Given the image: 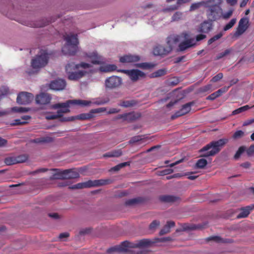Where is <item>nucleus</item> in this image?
<instances>
[{
    "label": "nucleus",
    "mask_w": 254,
    "mask_h": 254,
    "mask_svg": "<svg viewBox=\"0 0 254 254\" xmlns=\"http://www.w3.org/2000/svg\"><path fill=\"white\" fill-rule=\"evenodd\" d=\"M33 98L34 96L31 93L22 92L17 97V102L19 104L26 105L31 103Z\"/></svg>",
    "instance_id": "1a4fd4ad"
},
{
    "label": "nucleus",
    "mask_w": 254,
    "mask_h": 254,
    "mask_svg": "<svg viewBox=\"0 0 254 254\" xmlns=\"http://www.w3.org/2000/svg\"><path fill=\"white\" fill-rule=\"evenodd\" d=\"M88 101L91 102L90 105L88 106H89L91 104H95V105H103V104L107 103L108 102L109 100L99 98V99H96L94 101Z\"/></svg>",
    "instance_id": "72a5a7b5"
},
{
    "label": "nucleus",
    "mask_w": 254,
    "mask_h": 254,
    "mask_svg": "<svg viewBox=\"0 0 254 254\" xmlns=\"http://www.w3.org/2000/svg\"><path fill=\"white\" fill-rule=\"evenodd\" d=\"M136 104V102L133 100H123L120 102L119 103V106L125 108H128L135 105Z\"/></svg>",
    "instance_id": "c85d7f7f"
},
{
    "label": "nucleus",
    "mask_w": 254,
    "mask_h": 254,
    "mask_svg": "<svg viewBox=\"0 0 254 254\" xmlns=\"http://www.w3.org/2000/svg\"><path fill=\"white\" fill-rule=\"evenodd\" d=\"M222 0H213L208 4L205 7L208 8L206 10V15L211 21H215L218 19L222 13V8L220 5Z\"/></svg>",
    "instance_id": "39448f33"
},
{
    "label": "nucleus",
    "mask_w": 254,
    "mask_h": 254,
    "mask_svg": "<svg viewBox=\"0 0 254 254\" xmlns=\"http://www.w3.org/2000/svg\"><path fill=\"white\" fill-rule=\"evenodd\" d=\"M217 97V95L216 94V93L215 92L212 93L211 94H210V95H209L207 98H206V99L207 100H214L215 99H216Z\"/></svg>",
    "instance_id": "69168bd1"
},
{
    "label": "nucleus",
    "mask_w": 254,
    "mask_h": 254,
    "mask_svg": "<svg viewBox=\"0 0 254 254\" xmlns=\"http://www.w3.org/2000/svg\"><path fill=\"white\" fill-rule=\"evenodd\" d=\"M86 113L81 114L75 117H71L68 119L65 120V121H72L74 119H79V120H87V116Z\"/></svg>",
    "instance_id": "79ce46f5"
},
{
    "label": "nucleus",
    "mask_w": 254,
    "mask_h": 254,
    "mask_svg": "<svg viewBox=\"0 0 254 254\" xmlns=\"http://www.w3.org/2000/svg\"><path fill=\"white\" fill-rule=\"evenodd\" d=\"M213 89H212V85L211 84L206 85L204 86L200 87L198 89V93H203L206 92H210Z\"/></svg>",
    "instance_id": "2f4dec72"
},
{
    "label": "nucleus",
    "mask_w": 254,
    "mask_h": 254,
    "mask_svg": "<svg viewBox=\"0 0 254 254\" xmlns=\"http://www.w3.org/2000/svg\"><path fill=\"white\" fill-rule=\"evenodd\" d=\"M160 199L166 202H175L179 200V197L173 195H163L160 197Z\"/></svg>",
    "instance_id": "c756f323"
},
{
    "label": "nucleus",
    "mask_w": 254,
    "mask_h": 254,
    "mask_svg": "<svg viewBox=\"0 0 254 254\" xmlns=\"http://www.w3.org/2000/svg\"><path fill=\"white\" fill-rule=\"evenodd\" d=\"M245 135V132L242 130H237L236 131L233 135V138L234 139H239L242 138Z\"/></svg>",
    "instance_id": "a18cd8bd"
},
{
    "label": "nucleus",
    "mask_w": 254,
    "mask_h": 254,
    "mask_svg": "<svg viewBox=\"0 0 254 254\" xmlns=\"http://www.w3.org/2000/svg\"><path fill=\"white\" fill-rule=\"evenodd\" d=\"M48 60V53L45 51H41L40 54L32 60L31 66L34 69L38 70L47 64Z\"/></svg>",
    "instance_id": "423d86ee"
},
{
    "label": "nucleus",
    "mask_w": 254,
    "mask_h": 254,
    "mask_svg": "<svg viewBox=\"0 0 254 254\" xmlns=\"http://www.w3.org/2000/svg\"><path fill=\"white\" fill-rule=\"evenodd\" d=\"M55 173L51 177V180H65V170H60L59 169H54Z\"/></svg>",
    "instance_id": "5701e85b"
},
{
    "label": "nucleus",
    "mask_w": 254,
    "mask_h": 254,
    "mask_svg": "<svg viewBox=\"0 0 254 254\" xmlns=\"http://www.w3.org/2000/svg\"><path fill=\"white\" fill-rule=\"evenodd\" d=\"M131 247L130 243L127 241H125L118 246L111 248L107 250L108 253H112L113 252H126L128 251V248Z\"/></svg>",
    "instance_id": "f8f14e48"
},
{
    "label": "nucleus",
    "mask_w": 254,
    "mask_h": 254,
    "mask_svg": "<svg viewBox=\"0 0 254 254\" xmlns=\"http://www.w3.org/2000/svg\"><path fill=\"white\" fill-rule=\"evenodd\" d=\"M228 141L226 138H222L210 142L199 150V152L202 153L201 156L207 157L215 155L220 151Z\"/></svg>",
    "instance_id": "f03ea898"
},
{
    "label": "nucleus",
    "mask_w": 254,
    "mask_h": 254,
    "mask_svg": "<svg viewBox=\"0 0 254 254\" xmlns=\"http://www.w3.org/2000/svg\"><path fill=\"white\" fill-rule=\"evenodd\" d=\"M230 53V50H229V49L226 50L223 52L220 53L219 54H218V55L216 56L215 59L216 60H219V59L222 58L223 57L228 55Z\"/></svg>",
    "instance_id": "8fccbe9b"
},
{
    "label": "nucleus",
    "mask_w": 254,
    "mask_h": 254,
    "mask_svg": "<svg viewBox=\"0 0 254 254\" xmlns=\"http://www.w3.org/2000/svg\"><path fill=\"white\" fill-rule=\"evenodd\" d=\"M183 15V13L180 11H177L174 14L172 17V21H176L181 19Z\"/></svg>",
    "instance_id": "a19ab883"
},
{
    "label": "nucleus",
    "mask_w": 254,
    "mask_h": 254,
    "mask_svg": "<svg viewBox=\"0 0 254 254\" xmlns=\"http://www.w3.org/2000/svg\"><path fill=\"white\" fill-rule=\"evenodd\" d=\"M140 58L136 55H125L120 58V62L122 63H130L138 61Z\"/></svg>",
    "instance_id": "aec40b11"
},
{
    "label": "nucleus",
    "mask_w": 254,
    "mask_h": 254,
    "mask_svg": "<svg viewBox=\"0 0 254 254\" xmlns=\"http://www.w3.org/2000/svg\"><path fill=\"white\" fill-rule=\"evenodd\" d=\"M207 241L213 240L216 242H222V239L218 236H212L207 238Z\"/></svg>",
    "instance_id": "6e6d98bb"
},
{
    "label": "nucleus",
    "mask_w": 254,
    "mask_h": 254,
    "mask_svg": "<svg viewBox=\"0 0 254 254\" xmlns=\"http://www.w3.org/2000/svg\"><path fill=\"white\" fill-rule=\"evenodd\" d=\"M249 108H250V107L248 105H246L243 107H240V108L233 111L232 112V115H235L238 114L239 113H241L242 112L247 111Z\"/></svg>",
    "instance_id": "58836bf2"
},
{
    "label": "nucleus",
    "mask_w": 254,
    "mask_h": 254,
    "mask_svg": "<svg viewBox=\"0 0 254 254\" xmlns=\"http://www.w3.org/2000/svg\"><path fill=\"white\" fill-rule=\"evenodd\" d=\"M249 19L247 17H243L239 22L238 26L235 35L240 36L244 33L248 28Z\"/></svg>",
    "instance_id": "ddd939ff"
},
{
    "label": "nucleus",
    "mask_w": 254,
    "mask_h": 254,
    "mask_svg": "<svg viewBox=\"0 0 254 254\" xmlns=\"http://www.w3.org/2000/svg\"><path fill=\"white\" fill-rule=\"evenodd\" d=\"M189 37V36L187 39H184L185 41L179 44V48L180 51H184L196 45L194 39L190 38L188 39Z\"/></svg>",
    "instance_id": "a211bd4d"
},
{
    "label": "nucleus",
    "mask_w": 254,
    "mask_h": 254,
    "mask_svg": "<svg viewBox=\"0 0 254 254\" xmlns=\"http://www.w3.org/2000/svg\"><path fill=\"white\" fill-rule=\"evenodd\" d=\"M141 199L139 198H135L129 199L126 202V204L128 205H132L140 202Z\"/></svg>",
    "instance_id": "37998d69"
},
{
    "label": "nucleus",
    "mask_w": 254,
    "mask_h": 254,
    "mask_svg": "<svg viewBox=\"0 0 254 254\" xmlns=\"http://www.w3.org/2000/svg\"><path fill=\"white\" fill-rule=\"evenodd\" d=\"M15 157L16 163H22L26 162L28 159V156L26 155H20Z\"/></svg>",
    "instance_id": "f704fd0d"
},
{
    "label": "nucleus",
    "mask_w": 254,
    "mask_h": 254,
    "mask_svg": "<svg viewBox=\"0 0 254 254\" xmlns=\"http://www.w3.org/2000/svg\"><path fill=\"white\" fill-rule=\"evenodd\" d=\"M85 57L89 59L91 63L94 64H102L105 63L104 59L96 52L86 53Z\"/></svg>",
    "instance_id": "9d476101"
},
{
    "label": "nucleus",
    "mask_w": 254,
    "mask_h": 254,
    "mask_svg": "<svg viewBox=\"0 0 254 254\" xmlns=\"http://www.w3.org/2000/svg\"><path fill=\"white\" fill-rule=\"evenodd\" d=\"M253 123H254V119H250V120H247L245 122H244L243 125L244 126H247L249 125H251V124H252Z\"/></svg>",
    "instance_id": "774afa93"
},
{
    "label": "nucleus",
    "mask_w": 254,
    "mask_h": 254,
    "mask_svg": "<svg viewBox=\"0 0 254 254\" xmlns=\"http://www.w3.org/2000/svg\"><path fill=\"white\" fill-rule=\"evenodd\" d=\"M12 111L17 113H25L28 111V109L25 107H13Z\"/></svg>",
    "instance_id": "49530a36"
},
{
    "label": "nucleus",
    "mask_w": 254,
    "mask_h": 254,
    "mask_svg": "<svg viewBox=\"0 0 254 254\" xmlns=\"http://www.w3.org/2000/svg\"><path fill=\"white\" fill-rule=\"evenodd\" d=\"M79 177V172L75 169L65 170V178L66 179H73Z\"/></svg>",
    "instance_id": "4be33fe9"
},
{
    "label": "nucleus",
    "mask_w": 254,
    "mask_h": 254,
    "mask_svg": "<svg viewBox=\"0 0 254 254\" xmlns=\"http://www.w3.org/2000/svg\"><path fill=\"white\" fill-rule=\"evenodd\" d=\"M167 73V70L166 68H162L157 70L153 73V76L155 77L162 76Z\"/></svg>",
    "instance_id": "c9c22d12"
},
{
    "label": "nucleus",
    "mask_w": 254,
    "mask_h": 254,
    "mask_svg": "<svg viewBox=\"0 0 254 254\" xmlns=\"http://www.w3.org/2000/svg\"><path fill=\"white\" fill-rule=\"evenodd\" d=\"M112 152L114 157H119L122 154V152L121 150H114Z\"/></svg>",
    "instance_id": "680f3d73"
},
{
    "label": "nucleus",
    "mask_w": 254,
    "mask_h": 254,
    "mask_svg": "<svg viewBox=\"0 0 254 254\" xmlns=\"http://www.w3.org/2000/svg\"><path fill=\"white\" fill-rule=\"evenodd\" d=\"M160 225V222L157 220H154L149 225V229L155 230Z\"/></svg>",
    "instance_id": "de8ad7c7"
},
{
    "label": "nucleus",
    "mask_w": 254,
    "mask_h": 254,
    "mask_svg": "<svg viewBox=\"0 0 254 254\" xmlns=\"http://www.w3.org/2000/svg\"><path fill=\"white\" fill-rule=\"evenodd\" d=\"M250 210L251 209L249 206L241 209L240 212L236 216L237 218L240 219L247 217L250 214Z\"/></svg>",
    "instance_id": "7c9ffc66"
},
{
    "label": "nucleus",
    "mask_w": 254,
    "mask_h": 254,
    "mask_svg": "<svg viewBox=\"0 0 254 254\" xmlns=\"http://www.w3.org/2000/svg\"><path fill=\"white\" fill-rule=\"evenodd\" d=\"M213 0H204L200 2H194L191 4L190 7V11H193L199 9L201 6L204 7L208 6V4Z\"/></svg>",
    "instance_id": "412c9836"
},
{
    "label": "nucleus",
    "mask_w": 254,
    "mask_h": 254,
    "mask_svg": "<svg viewBox=\"0 0 254 254\" xmlns=\"http://www.w3.org/2000/svg\"><path fill=\"white\" fill-rule=\"evenodd\" d=\"M91 102L84 100H69L65 103H58L52 106L53 109H59L57 113L59 117H61L64 113H68L69 108L71 105H76L82 107L89 106Z\"/></svg>",
    "instance_id": "7ed1b4c3"
},
{
    "label": "nucleus",
    "mask_w": 254,
    "mask_h": 254,
    "mask_svg": "<svg viewBox=\"0 0 254 254\" xmlns=\"http://www.w3.org/2000/svg\"><path fill=\"white\" fill-rule=\"evenodd\" d=\"M207 164V161L205 159L202 158L197 160L195 164V167L198 169H203Z\"/></svg>",
    "instance_id": "473e14b6"
},
{
    "label": "nucleus",
    "mask_w": 254,
    "mask_h": 254,
    "mask_svg": "<svg viewBox=\"0 0 254 254\" xmlns=\"http://www.w3.org/2000/svg\"><path fill=\"white\" fill-rule=\"evenodd\" d=\"M120 71L128 75L131 80L135 81L144 76V73L138 69L121 70Z\"/></svg>",
    "instance_id": "9b49d317"
},
{
    "label": "nucleus",
    "mask_w": 254,
    "mask_h": 254,
    "mask_svg": "<svg viewBox=\"0 0 254 254\" xmlns=\"http://www.w3.org/2000/svg\"><path fill=\"white\" fill-rule=\"evenodd\" d=\"M175 222L174 221H168L166 225L160 230L159 232L160 235L162 236L169 233L170 228L175 226Z\"/></svg>",
    "instance_id": "393cba45"
},
{
    "label": "nucleus",
    "mask_w": 254,
    "mask_h": 254,
    "mask_svg": "<svg viewBox=\"0 0 254 254\" xmlns=\"http://www.w3.org/2000/svg\"><path fill=\"white\" fill-rule=\"evenodd\" d=\"M92 67L91 64L83 62L76 64L71 63L66 65L65 70L69 80H76L91 72Z\"/></svg>",
    "instance_id": "f257e3e1"
},
{
    "label": "nucleus",
    "mask_w": 254,
    "mask_h": 254,
    "mask_svg": "<svg viewBox=\"0 0 254 254\" xmlns=\"http://www.w3.org/2000/svg\"><path fill=\"white\" fill-rule=\"evenodd\" d=\"M229 88V86H225L223 88H222L217 91L215 92L216 94L217 95V97H219L221 94L226 92Z\"/></svg>",
    "instance_id": "3c124183"
},
{
    "label": "nucleus",
    "mask_w": 254,
    "mask_h": 254,
    "mask_svg": "<svg viewBox=\"0 0 254 254\" xmlns=\"http://www.w3.org/2000/svg\"><path fill=\"white\" fill-rule=\"evenodd\" d=\"M248 155L251 156L254 154V145H251L247 151Z\"/></svg>",
    "instance_id": "e2e57ef3"
},
{
    "label": "nucleus",
    "mask_w": 254,
    "mask_h": 254,
    "mask_svg": "<svg viewBox=\"0 0 254 254\" xmlns=\"http://www.w3.org/2000/svg\"><path fill=\"white\" fill-rule=\"evenodd\" d=\"M106 110V108L104 107L99 108L95 109H92V112L94 114L100 113L101 112H105Z\"/></svg>",
    "instance_id": "052dcab7"
},
{
    "label": "nucleus",
    "mask_w": 254,
    "mask_h": 254,
    "mask_svg": "<svg viewBox=\"0 0 254 254\" xmlns=\"http://www.w3.org/2000/svg\"><path fill=\"white\" fill-rule=\"evenodd\" d=\"M117 69V66L115 64H104L100 66L99 70L102 72H109L113 71Z\"/></svg>",
    "instance_id": "b1692460"
},
{
    "label": "nucleus",
    "mask_w": 254,
    "mask_h": 254,
    "mask_svg": "<svg viewBox=\"0 0 254 254\" xmlns=\"http://www.w3.org/2000/svg\"><path fill=\"white\" fill-rule=\"evenodd\" d=\"M194 104L193 102L188 103L182 106L180 111L176 112L172 116V119H174L177 117L183 116L188 113L191 110V107Z\"/></svg>",
    "instance_id": "4468645a"
},
{
    "label": "nucleus",
    "mask_w": 254,
    "mask_h": 254,
    "mask_svg": "<svg viewBox=\"0 0 254 254\" xmlns=\"http://www.w3.org/2000/svg\"><path fill=\"white\" fill-rule=\"evenodd\" d=\"M48 23V21H45L44 22L42 21H38L36 22V23H34L33 25V26L35 27H42L43 26H45V25H47Z\"/></svg>",
    "instance_id": "5fc2aeb1"
},
{
    "label": "nucleus",
    "mask_w": 254,
    "mask_h": 254,
    "mask_svg": "<svg viewBox=\"0 0 254 254\" xmlns=\"http://www.w3.org/2000/svg\"><path fill=\"white\" fill-rule=\"evenodd\" d=\"M66 45L62 49V52L65 55H73L78 50V40L77 34H69L64 36Z\"/></svg>",
    "instance_id": "20e7f679"
},
{
    "label": "nucleus",
    "mask_w": 254,
    "mask_h": 254,
    "mask_svg": "<svg viewBox=\"0 0 254 254\" xmlns=\"http://www.w3.org/2000/svg\"><path fill=\"white\" fill-rule=\"evenodd\" d=\"M4 162L7 165H11L16 164L15 157L13 156L7 157L5 159Z\"/></svg>",
    "instance_id": "ea45409f"
},
{
    "label": "nucleus",
    "mask_w": 254,
    "mask_h": 254,
    "mask_svg": "<svg viewBox=\"0 0 254 254\" xmlns=\"http://www.w3.org/2000/svg\"><path fill=\"white\" fill-rule=\"evenodd\" d=\"M223 35V32H221L219 33L218 34H216V35L214 36L213 37L210 38L208 41V45L211 44L214 42L220 39L222 37Z\"/></svg>",
    "instance_id": "4c0bfd02"
},
{
    "label": "nucleus",
    "mask_w": 254,
    "mask_h": 254,
    "mask_svg": "<svg viewBox=\"0 0 254 254\" xmlns=\"http://www.w3.org/2000/svg\"><path fill=\"white\" fill-rule=\"evenodd\" d=\"M151 243V241L148 239H143L139 242L137 244L138 247H146L149 246Z\"/></svg>",
    "instance_id": "c03bdc74"
},
{
    "label": "nucleus",
    "mask_w": 254,
    "mask_h": 254,
    "mask_svg": "<svg viewBox=\"0 0 254 254\" xmlns=\"http://www.w3.org/2000/svg\"><path fill=\"white\" fill-rule=\"evenodd\" d=\"M91 187H98L106 184H108L110 182L109 180H96L94 181L90 180Z\"/></svg>",
    "instance_id": "bb28decb"
},
{
    "label": "nucleus",
    "mask_w": 254,
    "mask_h": 254,
    "mask_svg": "<svg viewBox=\"0 0 254 254\" xmlns=\"http://www.w3.org/2000/svg\"><path fill=\"white\" fill-rule=\"evenodd\" d=\"M58 118H60V117H59V115L57 113L56 114H50L46 116V119L47 120H49L56 119Z\"/></svg>",
    "instance_id": "4d7b16f0"
},
{
    "label": "nucleus",
    "mask_w": 254,
    "mask_h": 254,
    "mask_svg": "<svg viewBox=\"0 0 254 254\" xmlns=\"http://www.w3.org/2000/svg\"><path fill=\"white\" fill-rule=\"evenodd\" d=\"M189 36V34L187 32H183L180 35H173L170 36L167 38L166 48H171V51L173 50L174 45L178 43L181 39H187Z\"/></svg>",
    "instance_id": "6e6552de"
},
{
    "label": "nucleus",
    "mask_w": 254,
    "mask_h": 254,
    "mask_svg": "<svg viewBox=\"0 0 254 254\" xmlns=\"http://www.w3.org/2000/svg\"><path fill=\"white\" fill-rule=\"evenodd\" d=\"M211 20H205L202 22L197 29L199 33H208L212 29V23Z\"/></svg>",
    "instance_id": "f3484780"
},
{
    "label": "nucleus",
    "mask_w": 254,
    "mask_h": 254,
    "mask_svg": "<svg viewBox=\"0 0 254 254\" xmlns=\"http://www.w3.org/2000/svg\"><path fill=\"white\" fill-rule=\"evenodd\" d=\"M120 111L119 109H117L116 108H111L108 112V114H115L118 113Z\"/></svg>",
    "instance_id": "338daca9"
},
{
    "label": "nucleus",
    "mask_w": 254,
    "mask_h": 254,
    "mask_svg": "<svg viewBox=\"0 0 254 254\" xmlns=\"http://www.w3.org/2000/svg\"><path fill=\"white\" fill-rule=\"evenodd\" d=\"M138 116L134 112L123 114V121L131 122L136 119Z\"/></svg>",
    "instance_id": "a878e982"
},
{
    "label": "nucleus",
    "mask_w": 254,
    "mask_h": 254,
    "mask_svg": "<svg viewBox=\"0 0 254 254\" xmlns=\"http://www.w3.org/2000/svg\"><path fill=\"white\" fill-rule=\"evenodd\" d=\"M245 147L244 146L240 147L234 156V158L235 159H238L240 157L241 154L245 151Z\"/></svg>",
    "instance_id": "09e8293b"
},
{
    "label": "nucleus",
    "mask_w": 254,
    "mask_h": 254,
    "mask_svg": "<svg viewBox=\"0 0 254 254\" xmlns=\"http://www.w3.org/2000/svg\"><path fill=\"white\" fill-rule=\"evenodd\" d=\"M179 5L177 4L176 5H174L169 6V7L165 8L163 10L164 11H171L177 9L179 7Z\"/></svg>",
    "instance_id": "13d9d810"
},
{
    "label": "nucleus",
    "mask_w": 254,
    "mask_h": 254,
    "mask_svg": "<svg viewBox=\"0 0 254 254\" xmlns=\"http://www.w3.org/2000/svg\"><path fill=\"white\" fill-rule=\"evenodd\" d=\"M66 86V82L64 80L59 79L52 81L50 84V89L56 91L64 89Z\"/></svg>",
    "instance_id": "dca6fc26"
},
{
    "label": "nucleus",
    "mask_w": 254,
    "mask_h": 254,
    "mask_svg": "<svg viewBox=\"0 0 254 254\" xmlns=\"http://www.w3.org/2000/svg\"><path fill=\"white\" fill-rule=\"evenodd\" d=\"M236 18H232L230 21L224 26L223 28L224 31H226L231 29L236 24Z\"/></svg>",
    "instance_id": "e433bc0d"
},
{
    "label": "nucleus",
    "mask_w": 254,
    "mask_h": 254,
    "mask_svg": "<svg viewBox=\"0 0 254 254\" xmlns=\"http://www.w3.org/2000/svg\"><path fill=\"white\" fill-rule=\"evenodd\" d=\"M223 77L222 73H219L215 76H214L211 80L212 82H216L221 79Z\"/></svg>",
    "instance_id": "864d4df0"
},
{
    "label": "nucleus",
    "mask_w": 254,
    "mask_h": 254,
    "mask_svg": "<svg viewBox=\"0 0 254 254\" xmlns=\"http://www.w3.org/2000/svg\"><path fill=\"white\" fill-rule=\"evenodd\" d=\"M233 13V10L231 9L223 14L222 16L224 19H227L231 17Z\"/></svg>",
    "instance_id": "bf43d9fd"
},
{
    "label": "nucleus",
    "mask_w": 254,
    "mask_h": 254,
    "mask_svg": "<svg viewBox=\"0 0 254 254\" xmlns=\"http://www.w3.org/2000/svg\"><path fill=\"white\" fill-rule=\"evenodd\" d=\"M206 37L205 35L204 34H199L196 36V38L195 40V43L196 42L200 41L204 39H205Z\"/></svg>",
    "instance_id": "0e129e2a"
},
{
    "label": "nucleus",
    "mask_w": 254,
    "mask_h": 254,
    "mask_svg": "<svg viewBox=\"0 0 254 254\" xmlns=\"http://www.w3.org/2000/svg\"><path fill=\"white\" fill-rule=\"evenodd\" d=\"M27 124L26 121H21L20 119L14 120L12 123L10 124L11 126H14L17 125H22Z\"/></svg>",
    "instance_id": "603ef678"
},
{
    "label": "nucleus",
    "mask_w": 254,
    "mask_h": 254,
    "mask_svg": "<svg viewBox=\"0 0 254 254\" xmlns=\"http://www.w3.org/2000/svg\"><path fill=\"white\" fill-rule=\"evenodd\" d=\"M51 97L49 94L42 93L37 95L36 97V102L37 104L45 105L50 103Z\"/></svg>",
    "instance_id": "6ab92c4d"
},
{
    "label": "nucleus",
    "mask_w": 254,
    "mask_h": 254,
    "mask_svg": "<svg viewBox=\"0 0 254 254\" xmlns=\"http://www.w3.org/2000/svg\"><path fill=\"white\" fill-rule=\"evenodd\" d=\"M91 182L90 181V180H89L85 182L78 183L71 186L70 187V188L72 189H81L83 188H91Z\"/></svg>",
    "instance_id": "cd10ccee"
},
{
    "label": "nucleus",
    "mask_w": 254,
    "mask_h": 254,
    "mask_svg": "<svg viewBox=\"0 0 254 254\" xmlns=\"http://www.w3.org/2000/svg\"><path fill=\"white\" fill-rule=\"evenodd\" d=\"M122 83V78L117 76H112L106 79L105 86L106 88L113 89L119 87Z\"/></svg>",
    "instance_id": "0eeeda50"
},
{
    "label": "nucleus",
    "mask_w": 254,
    "mask_h": 254,
    "mask_svg": "<svg viewBox=\"0 0 254 254\" xmlns=\"http://www.w3.org/2000/svg\"><path fill=\"white\" fill-rule=\"evenodd\" d=\"M171 52V48H166L162 45H158L155 47L153 50V53L155 56H165Z\"/></svg>",
    "instance_id": "2eb2a0df"
}]
</instances>
